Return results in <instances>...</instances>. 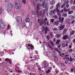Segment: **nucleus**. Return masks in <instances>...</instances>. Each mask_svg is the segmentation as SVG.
<instances>
[{
    "label": "nucleus",
    "mask_w": 75,
    "mask_h": 75,
    "mask_svg": "<svg viewBox=\"0 0 75 75\" xmlns=\"http://www.w3.org/2000/svg\"><path fill=\"white\" fill-rule=\"evenodd\" d=\"M41 7V4H38L37 5V8H38V10L36 11V14L37 15H38V16L40 15V16L42 17H44L45 16V10L44 9L43 10V13H42V11H41L40 12L39 11V9H40V7Z\"/></svg>",
    "instance_id": "f257e3e1"
},
{
    "label": "nucleus",
    "mask_w": 75,
    "mask_h": 75,
    "mask_svg": "<svg viewBox=\"0 0 75 75\" xmlns=\"http://www.w3.org/2000/svg\"><path fill=\"white\" fill-rule=\"evenodd\" d=\"M15 8H16L17 10H18V9H19V8H21V4L20 2H15Z\"/></svg>",
    "instance_id": "f03ea898"
},
{
    "label": "nucleus",
    "mask_w": 75,
    "mask_h": 75,
    "mask_svg": "<svg viewBox=\"0 0 75 75\" xmlns=\"http://www.w3.org/2000/svg\"><path fill=\"white\" fill-rule=\"evenodd\" d=\"M8 10L9 11H10L11 10V8H12L13 7V4H12L10 2L8 4Z\"/></svg>",
    "instance_id": "7ed1b4c3"
},
{
    "label": "nucleus",
    "mask_w": 75,
    "mask_h": 75,
    "mask_svg": "<svg viewBox=\"0 0 75 75\" xmlns=\"http://www.w3.org/2000/svg\"><path fill=\"white\" fill-rule=\"evenodd\" d=\"M5 23H3L2 21H1L0 22V26L1 28H4L5 26Z\"/></svg>",
    "instance_id": "20e7f679"
},
{
    "label": "nucleus",
    "mask_w": 75,
    "mask_h": 75,
    "mask_svg": "<svg viewBox=\"0 0 75 75\" xmlns=\"http://www.w3.org/2000/svg\"><path fill=\"white\" fill-rule=\"evenodd\" d=\"M42 64L43 65L45 68H47L48 67V64L46 61H44L43 63Z\"/></svg>",
    "instance_id": "39448f33"
},
{
    "label": "nucleus",
    "mask_w": 75,
    "mask_h": 75,
    "mask_svg": "<svg viewBox=\"0 0 75 75\" xmlns=\"http://www.w3.org/2000/svg\"><path fill=\"white\" fill-rule=\"evenodd\" d=\"M59 20L60 23H62L64 22V17H62L61 19V16H59Z\"/></svg>",
    "instance_id": "423d86ee"
},
{
    "label": "nucleus",
    "mask_w": 75,
    "mask_h": 75,
    "mask_svg": "<svg viewBox=\"0 0 75 75\" xmlns=\"http://www.w3.org/2000/svg\"><path fill=\"white\" fill-rule=\"evenodd\" d=\"M55 10H56V12L57 13V15H58L59 16H61V14L60 13V11L59 10L58 8H56Z\"/></svg>",
    "instance_id": "0eeeda50"
},
{
    "label": "nucleus",
    "mask_w": 75,
    "mask_h": 75,
    "mask_svg": "<svg viewBox=\"0 0 75 75\" xmlns=\"http://www.w3.org/2000/svg\"><path fill=\"white\" fill-rule=\"evenodd\" d=\"M56 12V10L54 9V10H52L51 11H50L49 14L50 15H52V14H55V12Z\"/></svg>",
    "instance_id": "6e6552de"
},
{
    "label": "nucleus",
    "mask_w": 75,
    "mask_h": 75,
    "mask_svg": "<svg viewBox=\"0 0 75 75\" xmlns=\"http://www.w3.org/2000/svg\"><path fill=\"white\" fill-rule=\"evenodd\" d=\"M17 20L18 22L20 23H21V22L22 21V19L20 16H18L17 17Z\"/></svg>",
    "instance_id": "1a4fd4ad"
},
{
    "label": "nucleus",
    "mask_w": 75,
    "mask_h": 75,
    "mask_svg": "<svg viewBox=\"0 0 75 75\" xmlns=\"http://www.w3.org/2000/svg\"><path fill=\"white\" fill-rule=\"evenodd\" d=\"M65 27V25H61L59 26V30L60 31H62Z\"/></svg>",
    "instance_id": "9d476101"
},
{
    "label": "nucleus",
    "mask_w": 75,
    "mask_h": 75,
    "mask_svg": "<svg viewBox=\"0 0 75 75\" xmlns=\"http://www.w3.org/2000/svg\"><path fill=\"white\" fill-rule=\"evenodd\" d=\"M68 38H69V36L67 35H64L62 37V39L64 40H67V39H68Z\"/></svg>",
    "instance_id": "9b49d317"
},
{
    "label": "nucleus",
    "mask_w": 75,
    "mask_h": 75,
    "mask_svg": "<svg viewBox=\"0 0 75 75\" xmlns=\"http://www.w3.org/2000/svg\"><path fill=\"white\" fill-rule=\"evenodd\" d=\"M49 30H49V28H48L47 27H46L45 28V34H47V31H49Z\"/></svg>",
    "instance_id": "f8f14e48"
},
{
    "label": "nucleus",
    "mask_w": 75,
    "mask_h": 75,
    "mask_svg": "<svg viewBox=\"0 0 75 75\" xmlns=\"http://www.w3.org/2000/svg\"><path fill=\"white\" fill-rule=\"evenodd\" d=\"M67 29L64 28L63 32V33H62L63 35H65V34L67 33Z\"/></svg>",
    "instance_id": "ddd939ff"
},
{
    "label": "nucleus",
    "mask_w": 75,
    "mask_h": 75,
    "mask_svg": "<svg viewBox=\"0 0 75 75\" xmlns=\"http://www.w3.org/2000/svg\"><path fill=\"white\" fill-rule=\"evenodd\" d=\"M68 17L70 18V20H73L74 19V16H68Z\"/></svg>",
    "instance_id": "4468645a"
},
{
    "label": "nucleus",
    "mask_w": 75,
    "mask_h": 75,
    "mask_svg": "<svg viewBox=\"0 0 75 75\" xmlns=\"http://www.w3.org/2000/svg\"><path fill=\"white\" fill-rule=\"evenodd\" d=\"M75 33V30H72L71 32L70 33V35H73Z\"/></svg>",
    "instance_id": "2eb2a0df"
},
{
    "label": "nucleus",
    "mask_w": 75,
    "mask_h": 75,
    "mask_svg": "<svg viewBox=\"0 0 75 75\" xmlns=\"http://www.w3.org/2000/svg\"><path fill=\"white\" fill-rule=\"evenodd\" d=\"M55 3V1H52L50 3V4L52 6H53Z\"/></svg>",
    "instance_id": "dca6fc26"
},
{
    "label": "nucleus",
    "mask_w": 75,
    "mask_h": 75,
    "mask_svg": "<svg viewBox=\"0 0 75 75\" xmlns=\"http://www.w3.org/2000/svg\"><path fill=\"white\" fill-rule=\"evenodd\" d=\"M59 21H55V24L56 25H57V26H58V24H59Z\"/></svg>",
    "instance_id": "f3484780"
},
{
    "label": "nucleus",
    "mask_w": 75,
    "mask_h": 75,
    "mask_svg": "<svg viewBox=\"0 0 75 75\" xmlns=\"http://www.w3.org/2000/svg\"><path fill=\"white\" fill-rule=\"evenodd\" d=\"M35 11L34 10L32 11L31 12V14H32V15H35Z\"/></svg>",
    "instance_id": "a211bd4d"
},
{
    "label": "nucleus",
    "mask_w": 75,
    "mask_h": 75,
    "mask_svg": "<svg viewBox=\"0 0 75 75\" xmlns=\"http://www.w3.org/2000/svg\"><path fill=\"white\" fill-rule=\"evenodd\" d=\"M54 58H55V59H54V61H55V62H57L58 61V58H57V57L55 56H54Z\"/></svg>",
    "instance_id": "6ab92c4d"
},
{
    "label": "nucleus",
    "mask_w": 75,
    "mask_h": 75,
    "mask_svg": "<svg viewBox=\"0 0 75 75\" xmlns=\"http://www.w3.org/2000/svg\"><path fill=\"white\" fill-rule=\"evenodd\" d=\"M73 12L74 11H69L68 12V13L69 14H72Z\"/></svg>",
    "instance_id": "aec40b11"
},
{
    "label": "nucleus",
    "mask_w": 75,
    "mask_h": 75,
    "mask_svg": "<svg viewBox=\"0 0 75 75\" xmlns=\"http://www.w3.org/2000/svg\"><path fill=\"white\" fill-rule=\"evenodd\" d=\"M47 20H48V19L47 18H45L44 20V21L43 22V21H42V23H45L46 24V22H45L47 21Z\"/></svg>",
    "instance_id": "412c9836"
},
{
    "label": "nucleus",
    "mask_w": 75,
    "mask_h": 75,
    "mask_svg": "<svg viewBox=\"0 0 75 75\" xmlns=\"http://www.w3.org/2000/svg\"><path fill=\"white\" fill-rule=\"evenodd\" d=\"M28 47H30V48H31V49L32 50L34 48V46L33 45H28Z\"/></svg>",
    "instance_id": "4be33fe9"
},
{
    "label": "nucleus",
    "mask_w": 75,
    "mask_h": 75,
    "mask_svg": "<svg viewBox=\"0 0 75 75\" xmlns=\"http://www.w3.org/2000/svg\"><path fill=\"white\" fill-rule=\"evenodd\" d=\"M59 42H60V40H57L56 42V44H57V45H59Z\"/></svg>",
    "instance_id": "5701e85b"
},
{
    "label": "nucleus",
    "mask_w": 75,
    "mask_h": 75,
    "mask_svg": "<svg viewBox=\"0 0 75 75\" xmlns=\"http://www.w3.org/2000/svg\"><path fill=\"white\" fill-rule=\"evenodd\" d=\"M65 6H66V4H65V3H64V4L62 5L61 6V8H64V7H65Z\"/></svg>",
    "instance_id": "b1692460"
},
{
    "label": "nucleus",
    "mask_w": 75,
    "mask_h": 75,
    "mask_svg": "<svg viewBox=\"0 0 75 75\" xmlns=\"http://www.w3.org/2000/svg\"><path fill=\"white\" fill-rule=\"evenodd\" d=\"M50 43L51 44V45H52L53 47L54 45V42H52V41H50Z\"/></svg>",
    "instance_id": "393cba45"
},
{
    "label": "nucleus",
    "mask_w": 75,
    "mask_h": 75,
    "mask_svg": "<svg viewBox=\"0 0 75 75\" xmlns=\"http://www.w3.org/2000/svg\"><path fill=\"white\" fill-rule=\"evenodd\" d=\"M56 8H59V7H60V6H59V3L57 4L56 6Z\"/></svg>",
    "instance_id": "a878e982"
},
{
    "label": "nucleus",
    "mask_w": 75,
    "mask_h": 75,
    "mask_svg": "<svg viewBox=\"0 0 75 75\" xmlns=\"http://www.w3.org/2000/svg\"><path fill=\"white\" fill-rule=\"evenodd\" d=\"M42 6L44 8H45V7H47V4H46L44 5H42Z\"/></svg>",
    "instance_id": "bb28decb"
},
{
    "label": "nucleus",
    "mask_w": 75,
    "mask_h": 75,
    "mask_svg": "<svg viewBox=\"0 0 75 75\" xmlns=\"http://www.w3.org/2000/svg\"><path fill=\"white\" fill-rule=\"evenodd\" d=\"M33 2L34 3L36 4V3H37L38 1L37 0H33Z\"/></svg>",
    "instance_id": "cd10ccee"
},
{
    "label": "nucleus",
    "mask_w": 75,
    "mask_h": 75,
    "mask_svg": "<svg viewBox=\"0 0 75 75\" xmlns=\"http://www.w3.org/2000/svg\"><path fill=\"white\" fill-rule=\"evenodd\" d=\"M28 18H26V20L25 21V23H28V17H27Z\"/></svg>",
    "instance_id": "c85d7f7f"
},
{
    "label": "nucleus",
    "mask_w": 75,
    "mask_h": 75,
    "mask_svg": "<svg viewBox=\"0 0 75 75\" xmlns=\"http://www.w3.org/2000/svg\"><path fill=\"white\" fill-rule=\"evenodd\" d=\"M50 22H51L52 23H54V19H51L50 20Z\"/></svg>",
    "instance_id": "c756f323"
},
{
    "label": "nucleus",
    "mask_w": 75,
    "mask_h": 75,
    "mask_svg": "<svg viewBox=\"0 0 75 75\" xmlns=\"http://www.w3.org/2000/svg\"><path fill=\"white\" fill-rule=\"evenodd\" d=\"M23 3L24 4H25L26 3V1L25 0H23L22 1Z\"/></svg>",
    "instance_id": "7c9ffc66"
},
{
    "label": "nucleus",
    "mask_w": 75,
    "mask_h": 75,
    "mask_svg": "<svg viewBox=\"0 0 75 75\" xmlns=\"http://www.w3.org/2000/svg\"><path fill=\"white\" fill-rule=\"evenodd\" d=\"M63 17H67V13H65L63 14Z\"/></svg>",
    "instance_id": "2f4dec72"
},
{
    "label": "nucleus",
    "mask_w": 75,
    "mask_h": 75,
    "mask_svg": "<svg viewBox=\"0 0 75 75\" xmlns=\"http://www.w3.org/2000/svg\"><path fill=\"white\" fill-rule=\"evenodd\" d=\"M74 11H75V6H74L72 7L71 10H74Z\"/></svg>",
    "instance_id": "473e14b6"
},
{
    "label": "nucleus",
    "mask_w": 75,
    "mask_h": 75,
    "mask_svg": "<svg viewBox=\"0 0 75 75\" xmlns=\"http://www.w3.org/2000/svg\"><path fill=\"white\" fill-rule=\"evenodd\" d=\"M16 72H18L19 73H22V71L19 70V71H17V70H16Z\"/></svg>",
    "instance_id": "72a5a7b5"
},
{
    "label": "nucleus",
    "mask_w": 75,
    "mask_h": 75,
    "mask_svg": "<svg viewBox=\"0 0 75 75\" xmlns=\"http://www.w3.org/2000/svg\"><path fill=\"white\" fill-rule=\"evenodd\" d=\"M56 37H57V38H60V35H56Z\"/></svg>",
    "instance_id": "f704fd0d"
},
{
    "label": "nucleus",
    "mask_w": 75,
    "mask_h": 75,
    "mask_svg": "<svg viewBox=\"0 0 75 75\" xmlns=\"http://www.w3.org/2000/svg\"><path fill=\"white\" fill-rule=\"evenodd\" d=\"M64 11L66 13V12H68V9H64Z\"/></svg>",
    "instance_id": "c9c22d12"
},
{
    "label": "nucleus",
    "mask_w": 75,
    "mask_h": 75,
    "mask_svg": "<svg viewBox=\"0 0 75 75\" xmlns=\"http://www.w3.org/2000/svg\"><path fill=\"white\" fill-rule=\"evenodd\" d=\"M10 29V26L9 25H8V27L7 28V30L8 31V30H9Z\"/></svg>",
    "instance_id": "e433bc0d"
},
{
    "label": "nucleus",
    "mask_w": 75,
    "mask_h": 75,
    "mask_svg": "<svg viewBox=\"0 0 75 75\" xmlns=\"http://www.w3.org/2000/svg\"><path fill=\"white\" fill-rule=\"evenodd\" d=\"M51 72V70H48L46 72V73L47 74H49V73H50Z\"/></svg>",
    "instance_id": "4c0bfd02"
},
{
    "label": "nucleus",
    "mask_w": 75,
    "mask_h": 75,
    "mask_svg": "<svg viewBox=\"0 0 75 75\" xmlns=\"http://www.w3.org/2000/svg\"><path fill=\"white\" fill-rule=\"evenodd\" d=\"M54 18H55V19H57V18H58V17L57 15L54 16Z\"/></svg>",
    "instance_id": "58836bf2"
},
{
    "label": "nucleus",
    "mask_w": 75,
    "mask_h": 75,
    "mask_svg": "<svg viewBox=\"0 0 75 75\" xmlns=\"http://www.w3.org/2000/svg\"><path fill=\"white\" fill-rule=\"evenodd\" d=\"M52 29L54 30V31H57V30H58L56 28H53Z\"/></svg>",
    "instance_id": "ea45409f"
},
{
    "label": "nucleus",
    "mask_w": 75,
    "mask_h": 75,
    "mask_svg": "<svg viewBox=\"0 0 75 75\" xmlns=\"http://www.w3.org/2000/svg\"><path fill=\"white\" fill-rule=\"evenodd\" d=\"M10 60V59L8 58H6L5 59V61H9Z\"/></svg>",
    "instance_id": "a19ab883"
},
{
    "label": "nucleus",
    "mask_w": 75,
    "mask_h": 75,
    "mask_svg": "<svg viewBox=\"0 0 75 75\" xmlns=\"http://www.w3.org/2000/svg\"><path fill=\"white\" fill-rule=\"evenodd\" d=\"M68 62V60L67 59H66V60H65V64H67Z\"/></svg>",
    "instance_id": "79ce46f5"
},
{
    "label": "nucleus",
    "mask_w": 75,
    "mask_h": 75,
    "mask_svg": "<svg viewBox=\"0 0 75 75\" xmlns=\"http://www.w3.org/2000/svg\"><path fill=\"white\" fill-rule=\"evenodd\" d=\"M73 2H74V1L71 0L70 2V4H73Z\"/></svg>",
    "instance_id": "37998d69"
},
{
    "label": "nucleus",
    "mask_w": 75,
    "mask_h": 75,
    "mask_svg": "<svg viewBox=\"0 0 75 75\" xmlns=\"http://www.w3.org/2000/svg\"><path fill=\"white\" fill-rule=\"evenodd\" d=\"M40 2H44L45 1V2H46V0H40Z\"/></svg>",
    "instance_id": "c03bdc74"
},
{
    "label": "nucleus",
    "mask_w": 75,
    "mask_h": 75,
    "mask_svg": "<svg viewBox=\"0 0 75 75\" xmlns=\"http://www.w3.org/2000/svg\"><path fill=\"white\" fill-rule=\"evenodd\" d=\"M50 34L51 37H52V38H53V34H52V33H50Z\"/></svg>",
    "instance_id": "a18cd8bd"
},
{
    "label": "nucleus",
    "mask_w": 75,
    "mask_h": 75,
    "mask_svg": "<svg viewBox=\"0 0 75 75\" xmlns=\"http://www.w3.org/2000/svg\"><path fill=\"white\" fill-rule=\"evenodd\" d=\"M66 7L67 8H69V4H67L66 6Z\"/></svg>",
    "instance_id": "49530a36"
},
{
    "label": "nucleus",
    "mask_w": 75,
    "mask_h": 75,
    "mask_svg": "<svg viewBox=\"0 0 75 75\" xmlns=\"http://www.w3.org/2000/svg\"><path fill=\"white\" fill-rule=\"evenodd\" d=\"M60 13H62L63 12H64V9H62L61 10V11H60Z\"/></svg>",
    "instance_id": "de8ad7c7"
},
{
    "label": "nucleus",
    "mask_w": 75,
    "mask_h": 75,
    "mask_svg": "<svg viewBox=\"0 0 75 75\" xmlns=\"http://www.w3.org/2000/svg\"><path fill=\"white\" fill-rule=\"evenodd\" d=\"M62 47H65V44L64 43H62Z\"/></svg>",
    "instance_id": "09e8293b"
},
{
    "label": "nucleus",
    "mask_w": 75,
    "mask_h": 75,
    "mask_svg": "<svg viewBox=\"0 0 75 75\" xmlns=\"http://www.w3.org/2000/svg\"><path fill=\"white\" fill-rule=\"evenodd\" d=\"M2 13V10L1 9H0V15H1Z\"/></svg>",
    "instance_id": "8fccbe9b"
},
{
    "label": "nucleus",
    "mask_w": 75,
    "mask_h": 75,
    "mask_svg": "<svg viewBox=\"0 0 75 75\" xmlns=\"http://www.w3.org/2000/svg\"><path fill=\"white\" fill-rule=\"evenodd\" d=\"M57 53L55 52V51H54V54L57 55Z\"/></svg>",
    "instance_id": "3c124183"
},
{
    "label": "nucleus",
    "mask_w": 75,
    "mask_h": 75,
    "mask_svg": "<svg viewBox=\"0 0 75 75\" xmlns=\"http://www.w3.org/2000/svg\"><path fill=\"white\" fill-rule=\"evenodd\" d=\"M69 3V1L68 0L67 1H66V4H67Z\"/></svg>",
    "instance_id": "603ef678"
},
{
    "label": "nucleus",
    "mask_w": 75,
    "mask_h": 75,
    "mask_svg": "<svg viewBox=\"0 0 75 75\" xmlns=\"http://www.w3.org/2000/svg\"><path fill=\"white\" fill-rule=\"evenodd\" d=\"M25 28V25H23V27H22V28Z\"/></svg>",
    "instance_id": "864d4df0"
},
{
    "label": "nucleus",
    "mask_w": 75,
    "mask_h": 75,
    "mask_svg": "<svg viewBox=\"0 0 75 75\" xmlns=\"http://www.w3.org/2000/svg\"><path fill=\"white\" fill-rule=\"evenodd\" d=\"M46 38L47 39H48V40H49V39H50V37H49V36L48 35L46 37Z\"/></svg>",
    "instance_id": "5fc2aeb1"
},
{
    "label": "nucleus",
    "mask_w": 75,
    "mask_h": 75,
    "mask_svg": "<svg viewBox=\"0 0 75 75\" xmlns=\"http://www.w3.org/2000/svg\"><path fill=\"white\" fill-rule=\"evenodd\" d=\"M75 22V20H74L73 21L71 22V24H74V22Z\"/></svg>",
    "instance_id": "6e6d98bb"
},
{
    "label": "nucleus",
    "mask_w": 75,
    "mask_h": 75,
    "mask_svg": "<svg viewBox=\"0 0 75 75\" xmlns=\"http://www.w3.org/2000/svg\"><path fill=\"white\" fill-rule=\"evenodd\" d=\"M21 23H20V22H18L17 25H18H18H20V24H21Z\"/></svg>",
    "instance_id": "4d7b16f0"
},
{
    "label": "nucleus",
    "mask_w": 75,
    "mask_h": 75,
    "mask_svg": "<svg viewBox=\"0 0 75 75\" xmlns=\"http://www.w3.org/2000/svg\"><path fill=\"white\" fill-rule=\"evenodd\" d=\"M49 22L48 21H47V25H48V26L50 24H49Z\"/></svg>",
    "instance_id": "13d9d810"
},
{
    "label": "nucleus",
    "mask_w": 75,
    "mask_h": 75,
    "mask_svg": "<svg viewBox=\"0 0 75 75\" xmlns=\"http://www.w3.org/2000/svg\"><path fill=\"white\" fill-rule=\"evenodd\" d=\"M48 10V7L47 6L46 8V10L47 11Z\"/></svg>",
    "instance_id": "bf43d9fd"
},
{
    "label": "nucleus",
    "mask_w": 75,
    "mask_h": 75,
    "mask_svg": "<svg viewBox=\"0 0 75 75\" xmlns=\"http://www.w3.org/2000/svg\"><path fill=\"white\" fill-rule=\"evenodd\" d=\"M56 39L55 38H54L53 40V42H56Z\"/></svg>",
    "instance_id": "052dcab7"
},
{
    "label": "nucleus",
    "mask_w": 75,
    "mask_h": 75,
    "mask_svg": "<svg viewBox=\"0 0 75 75\" xmlns=\"http://www.w3.org/2000/svg\"><path fill=\"white\" fill-rule=\"evenodd\" d=\"M49 47L50 48L51 50H52V49H53V48H52V47L50 46H49Z\"/></svg>",
    "instance_id": "680f3d73"
},
{
    "label": "nucleus",
    "mask_w": 75,
    "mask_h": 75,
    "mask_svg": "<svg viewBox=\"0 0 75 75\" xmlns=\"http://www.w3.org/2000/svg\"><path fill=\"white\" fill-rule=\"evenodd\" d=\"M54 6H51L50 8V9H52V8H54Z\"/></svg>",
    "instance_id": "e2e57ef3"
},
{
    "label": "nucleus",
    "mask_w": 75,
    "mask_h": 75,
    "mask_svg": "<svg viewBox=\"0 0 75 75\" xmlns=\"http://www.w3.org/2000/svg\"><path fill=\"white\" fill-rule=\"evenodd\" d=\"M72 51V50L71 49L69 50V52H71V51Z\"/></svg>",
    "instance_id": "0e129e2a"
},
{
    "label": "nucleus",
    "mask_w": 75,
    "mask_h": 75,
    "mask_svg": "<svg viewBox=\"0 0 75 75\" xmlns=\"http://www.w3.org/2000/svg\"><path fill=\"white\" fill-rule=\"evenodd\" d=\"M69 48L70 49V48H72V46H71V45H69Z\"/></svg>",
    "instance_id": "69168bd1"
},
{
    "label": "nucleus",
    "mask_w": 75,
    "mask_h": 75,
    "mask_svg": "<svg viewBox=\"0 0 75 75\" xmlns=\"http://www.w3.org/2000/svg\"><path fill=\"white\" fill-rule=\"evenodd\" d=\"M9 0H5V1L7 3H8V2L9 1Z\"/></svg>",
    "instance_id": "338daca9"
},
{
    "label": "nucleus",
    "mask_w": 75,
    "mask_h": 75,
    "mask_svg": "<svg viewBox=\"0 0 75 75\" xmlns=\"http://www.w3.org/2000/svg\"><path fill=\"white\" fill-rule=\"evenodd\" d=\"M66 58H67V59H68L69 60V61H70V59H69V58L68 57H66Z\"/></svg>",
    "instance_id": "774afa93"
}]
</instances>
